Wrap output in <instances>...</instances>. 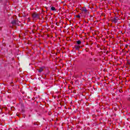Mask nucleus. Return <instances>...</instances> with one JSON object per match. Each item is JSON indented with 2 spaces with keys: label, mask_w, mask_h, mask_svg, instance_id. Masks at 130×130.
Listing matches in <instances>:
<instances>
[{
  "label": "nucleus",
  "mask_w": 130,
  "mask_h": 130,
  "mask_svg": "<svg viewBox=\"0 0 130 130\" xmlns=\"http://www.w3.org/2000/svg\"><path fill=\"white\" fill-rule=\"evenodd\" d=\"M81 10H82L83 14H87V13H88V11H87V9H86V8H85V7L82 8Z\"/></svg>",
  "instance_id": "nucleus-1"
},
{
  "label": "nucleus",
  "mask_w": 130,
  "mask_h": 130,
  "mask_svg": "<svg viewBox=\"0 0 130 130\" xmlns=\"http://www.w3.org/2000/svg\"><path fill=\"white\" fill-rule=\"evenodd\" d=\"M32 17H33V18H39V16L38 15V14H37L36 13H34L32 15Z\"/></svg>",
  "instance_id": "nucleus-2"
},
{
  "label": "nucleus",
  "mask_w": 130,
  "mask_h": 130,
  "mask_svg": "<svg viewBox=\"0 0 130 130\" xmlns=\"http://www.w3.org/2000/svg\"><path fill=\"white\" fill-rule=\"evenodd\" d=\"M17 20H13L12 21V25H17Z\"/></svg>",
  "instance_id": "nucleus-3"
},
{
  "label": "nucleus",
  "mask_w": 130,
  "mask_h": 130,
  "mask_svg": "<svg viewBox=\"0 0 130 130\" xmlns=\"http://www.w3.org/2000/svg\"><path fill=\"white\" fill-rule=\"evenodd\" d=\"M43 69L42 68H40L39 70V73H41L42 72H43Z\"/></svg>",
  "instance_id": "nucleus-4"
},
{
  "label": "nucleus",
  "mask_w": 130,
  "mask_h": 130,
  "mask_svg": "<svg viewBox=\"0 0 130 130\" xmlns=\"http://www.w3.org/2000/svg\"><path fill=\"white\" fill-rule=\"evenodd\" d=\"M77 43L78 44V45H80V44L82 43V42H81V41H77Z\"/></svg>",
  "instance_id": "nucleus-5"
},
{
  "label": "nucleus",
  "mask_w": 130,
  "mask_h": 130,
  "mask_svg": "<svg viewBox=\"0 0 130 130\" xmlns=\"http://www.w3.org/2000/svg\"><path fill=\"white\" fill-rule=\"evenodd\" d=\"M81 47L80 46H77L76 47V50H79V48H80Z\"/></svg>",
  "instance_id": "nucleus-6"
},
{
  "label": "nucleus",
  "mask_w": 130,
  "mask_h": 130,
  "mask_svg": "<svg viewBox=\"0 0 130 130\" xmlns=\"http://www.w3.org/2000/svg\"><path fill=\"white\" fill-rule=\"evenodd\" d=\"M117 20H118V18H115L114 19V22H115V23H116Z\"/></svg>",
  "instance_id": "nucleus-7"
},
{
  "label": "nucleus",
  "mask_w": 130,
  "mask_h": 130,
  "mask_svg": "<svg viewBox=\"0 0 130 130\" xmlns=\"http://www.w3.org/2000/svg\"><path fill=\"white\" fill-rule=\"evenodd\" d=\"M51 10L52 11H55V8H54V7H51Z\"/></svg>",
  "instance_id": "nucleus-8"
},
{
  "label": "nucleus",
  "mask_w": 130,
  "mask_h": 130,
  "mask_svg": "<svg viewBox=\"0 0 130 130\" xmlns=\"http://www.w3.org/2000/svg\"><path fill=\"white\" fill-rule=\"evenodd\" d=\"M77 18H81V16H80V15H77Z\"/></svg>",
  "instance_id": "nucleus-9"
}]
</instances>
